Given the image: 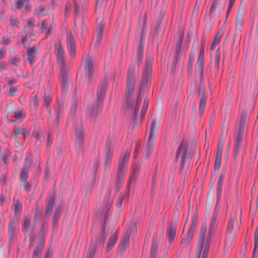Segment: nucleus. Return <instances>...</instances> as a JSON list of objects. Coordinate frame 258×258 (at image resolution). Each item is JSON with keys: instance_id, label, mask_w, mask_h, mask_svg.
Returning a JSON list of instances; mask_svg holds the SVG:
<instances>
[{"instance_id": "f257e3e1", "label": "nucleus", "mask_w": 258, "mask_h": 258, "mask_svg": "<svg viewBox=\"0 0 258 258\" xmlns=\"http://www.w3.org/2000/svg\"><path fill=\"white\" fill-rule=\"evenodd\" d=\"M108 87V81L105 78L99 84L96 95L97 100L96 103L89 105L87 108V116L92 120H95L102 111L103 102L106 94V89Z\"/></svg>"}, {"instance_id": "f03ea898", "label": "nucleus", "mask_w": 258, "mask_h": 258, "mask_svg": "<svg viewBox=\"0 0 258 258\" xmlns=\"http://www.w3.org/2000/svg\"><path fill=\"white\" fill-rule=\"evenodd\" d=\"M56 61L60 66L59 80L62 92L66 93L69 88L68 75L65 66L64 52L60 40L58 41L56 49Z\"/></svg>"}, {"instance_id": "7ed1b4c3", "label": "nucleus", "mask_w": 258, "mask_h": 258, "mask_svg": "<svg viewBox=\"0 0 258 258\" xmlns=\"http://www.w3.org/2000/svg\"><path fill=\"white\" fill-rule=\"evenodd\" d=\"M131 149H127L122 157L118 162V169L116 175L114 191L116 194L120 190L122 185L124 176L127 169V163L129 158Z\"/></svg>"}, {"instance_id": "20e7f679", "label": "nucleus", "mask_w": 258, "mask_h": 258, "mask_svg": "<svg viewBox=\"0 0 258 258\" xmlns=\"http://www.w3.org/2000/svg\"><path fill=\"white\" fill-rule=\"evenodd\" d=\"M136 82V76L135 75V67L134 63L130 65L127 71L126 79L127 94L126 95V107L132 110L133 108V101L131 99L133 94Z\"/></svg>"}, {"instance_id": "39448f33", "label": "nucleus", "mask_w": 258, "mask_h": 258, "mask_svg": "<svg viewBox=\"0 0 258 258\" xmlns=\"http://www.w3.org/2000/svg\"><path fill=\"white\" fill-rule=\"evenodd\" d=\"M153 60L151 57H148L146 59L145 69L142 76L140 89L138 92L137 98L136 106L140 107L141 101L142 89L147 87L149 82L151 81L152 74Z\"/></svg>"}, {"instance_id": "423d86ee", "label": "nucleus", "mask_w": 258, "mask_h": 258, "mask_svg": "<svg viewBox=\"0 0 258 258\" xmlns=\"http://www.w3.org/2000/svg\"><path fill=\"white\" fill-rule=\"evenodd\" d=\"M105 220H104L100 233L96 237L95 241L93 243L91 241L89 245L85 258H94L97 248L103 249L104 242L106 238L105 233Z\"/></svg>"}, {"instance_id": "0eeeda50", "label": "nucleus", "mask_w": 258, "mask_h": 258, "mask_svg": "<svg viewBox=\"0 0 258 258\" xmlns=\"http://www.w3.org/2000/svg\"><path fill=\"white\" fill-rule=\"evenodd\" d=\"M156 128V121L154 119L151 124L149 137L148 140L144 155L147 158L151 156L154 148V132Z\"/></svg>"}, {"instance_id": "6e6552de", "label": "nucleus", "mask_w": 258, "mask_h": 258, "mask_svg": "<svg viewBox=\"0 0 258 258\" xmlns=\"http://www.w3.org/2000/svg\"><path fill=\"white\" fill-rule=\"evenodd\" d=\"M188 144L182 141L180 145L179 146L175 158V162H177L178 160L179 157L181 155L180 161V167L179 169L181 171L183 169L185 157L187 156L188 152Z\"/></svg>"}, {"instance_id": "1a4fd4ad", "label": "nucleus", "mask_w": 258, "mask_h": 258, "mask_svg": "<svg viewBox=\"0 0 258 258\" xmlns=\"http://www.w3.org/2000/svg\"><path fill=\"white\" fill-rule=\"evenodd\" d=\"M85 75L90 84L93 81L94 72V60L89 55L85 60Z\"/></svg>"}, {"instance_id": "9d476101", "label": "nucleus", "mask_w": 258, "mask_h": 258, "mask_svg": "<svg viewBox=\"0 0 258 258\" xmlns=\"http://www.w3.org/2000/svg\"><path fill=\"white\" fill-rule=\"evenodd\" d=\"M198 212H195L192 216V222L186 236L182 238L180 245L189 244L194 236L195 228L197 225Z\"/></svg>"}, {"instance_id": "9b49d317", "label": "nucleus", "mask_w": 258, "mask_h": 258, "mask_svg": "<svg viewBox=\"0 0 258 258\" xmlns=\"http://www.w3.org/2000/svg\"><path fill=\"white\" fill-rule=\"evenodd\" d=\"M113 152V145L111 139L107 138L105 147L104 168L106 169L110 164Z\"/></svg>"}, {"instance_id": "f8f14e48", "label": "nucleus", "mask_w": 258, "mask_h": 258, "mask_svg": "<svg viewBox=\"0 0 258 258\" xmlns=\"http://www.w3.org/2000/svg\"><path fill=\"white\" fill-rule=\"evenodd\" d=\"M28 167L26 166H24L19 176L21 186H22L24 189L27 192H29L32 188L31 184L28 181Z\"/></svg>"}, {"instance_id": "ddd939ff", "label": "nucleus", "mask_w": 258, "mask_h": 258, "mask_svg": "<svg viewBox=\"0 0 258 258\" xmlns=\"http://www.w3.org/2000/svg\"><path fill=\"white\" fill-rule=\"evenodd\" d=\"M226 172V167H223L222 169V171L219 176L218 181H217V203L215 206L217 210L219 209V207L218 206V205L220 202L221 195H222V190L223 185L224 181V178L225 176Z\"/></svg>"}, {"instance_id": "4468645a", "label": "nucleus", "mask_w": 258, "mask_h": 258, "mask_svg": "<svg viewBox=\"0 0 258 258\" xmlns=\"http://www.w3.org/2000/svg\"><path fill=\"white\" fill-rule=\"evenodd\" d=\"M247 117L244 114H241L239 124L235 134V140L243 141L244 134L245 132V126Z\"/></svg>"}, {"instance_id": "2eb2a0df", "label": "nucleus", "mask_w": 258, "mask_h": 258, "mask_svg": "<svg viewBox=\"0 0 258 258\" xmlns=\"http://www.w3.org/2000/svg\"><path fill=\"white\" fill-rule=\"evenodd\" d=\"M199 96H201L199 103V113L200 117L202 116L205 108L207 96L205 95L204 83H201L198 87Z\"/></svg>"}, {"instance_id": "dca6fc26", "label": "nucleus", "mask_w": 258, "mask_h": 258, "mask_svg": "<svg viewBox=\"0 0 258 258\" xmlns=\"http://www.w3.org/2000/svg\"><path fill=\"white\" fill-rule=\"evenodd\" d=\"M18 231L19 229L17 221L14 220H10L8 225V235L10 242L14 243L15 242Z\"/></svg>"}, {"instance_id": "f3484780", "label": "nucleus", "mask_w": 258, "mask_h": 258, "mask_svg": "<svg viewBox=\"0 0 258 258\" xmlns=\"http://www.w3.org/2000/svg\"><path fill=\"white\" fill-rule=\"evenodd\" d=\"M75 137L76 138L75 144L76 147L80 150L83 145L84 131L81 123L79 124L75 129Z\"/></svg>"}, {"instance_id": "a211bd4d", "label": "nucleus", "mask_w": 258, "mask_h": 258, "mask_svg": "<svg viewBox=\"0 0 258 258\" xmlns=\"http://www.w3.org/2000/svg\"><path fill=\"white\" fill-rule=\"evenodd\" d=\"M67 43L71 57H75L76 53V46L73 36L72 34L67 35Z\"/></svg>"}, {"instance_id": "6ab92c4d", "label": "nucleus", "mask_w": 258, "mask_h": 258, "mask_svg": "<svg viewBox=\"0 0 258 258\" xmlns=\"http://www.w3.org/2000/svg\"><path fill=\"white\" fill-rule=\"evenodd\" d=\"M220 0H211V6L209 11L208 15L210 18L212 17V14L214 17L219 18L220 16V11L218 9V6L220 5Z\"/></svg>"}, {"instance_id": "aec40b11", "label": "nucleus", "mask_w": 258, "mask_h": 258, "mask_svg": "<svg viewBox=\"0 0 258 258\" xmlns=\"http://www.w3.org/2000/svg\"><path fill=\"white\" fill-rule=\"evenodd\" d=\"M177 223L174 221L171 222L170 226L167 229V235L168 236V241L170 244H172L174 240L177 230Z\"/></svg>"}, {"instance_id": "412c9836", "label": "nucleus", "mask_w": 258, "mask_h": 258, "mask_svg": "<svg viewBox=\"0 0 258 258\" xmlns=\"http://www.w3.org/2000/svg\"><path fill=\"white\" fill-rule=\"evenodd\" d=\"M207 232V225L206 224L204 223L201 226L200 229V232L199 234V237L198 239V243L197 244V248L203 249L205 241V237Z\"/></svg>"}, {"instance_id": "4be33fe9", "label": "nucleus", "mask_w": 258, "mask_h": 258, "mask_svg": "<svg viewBox=\"0 0 258 258\" xmlns=\"http://www.w3.org/2000/svg\"><path fill=\"white\" fill-rule=\"evenodd\" d=\"M223 145V144H221L220 143H219L216 158L214 163V170L215 171H218L220 169L221 165V157L222 154Z\"/></svg>"}, {"instance_id": "5701e85b", "label": "nucleus", "mask_w": 258, "mask_h": 258, "mask_svg": "<svg viewBox=\"0 0 258 258\" xmlns=\"http://www.w3.org/2000/svg\"><path fill=\"white\" fill-rule=\"evenodd\" d=\"M45 246V243L37 242L35 248L33 251L32 258H39L43 252Z\"/></svg>"}, {"instance_id": "b1692460", "label": "nucleus", "mask_w": 258, "mask_h": 258, "mask_svg": "<svg viewBox=\"0 0 258 258\" xmlns=\"http://www.w3.org/2000/svg\"><path fill=\"white\" fill-rule=\"evenodd\" d=\"M55 200V194L51 195L48 200V201L46 204L45 210V215L46 217L49 216L52 213L53 204Z\"/></svg>"}, {"instance_id": "393cba45", "label": "nucleus", "mask_w": 258, "mask_h": 258, "mask_svg": "<svg viewBox=\"0 0 258 258\" xmlns=\"http://www.w3.org/2000/svg\"><path fill=\"white\" fill-rule=\"evenodd\" d=\"M118 229L108 239L106 250L109 251L114 247L118 237Z\"/></svg>"}, {"instance_id": "a878e982", "label": "nucleus", "mask_w": 258, "mask_h": 258, "mask_svg": "<svg viewBox=\"0 0 258 258\" xmlns=\"http://www.w3.org/2000/svg\"><path fill=\"white\" fill-rule=\"evenodd\" d=\"M35 20L31 18L29 20L27 25L24 28L25 34L28 35L29 37L33 34V27L34 26Z\"/></svg>"}, {"instance_id": "bb28decb", "label": "nucleus", "mask_w": 258, "mask_h": 258, "mask_svg": "<svg viewBox=\"0 0 258 258\" xmlns=\"http://www.w3.org/2000/svg\"><path fill=\"white\" fill-rule=\"evenodd\" d=\"M130 234L128 233H126L124 235V237L120 242L117 251L121 252L125 250V248L127 244L128 243Z\"/></svg>"}, {"instance_id": "cd10ccee", "label": "nucleus", "mask_w": 258, "mask_h": 258, "mask_svg": "<svg viewBox=\"0 0 258 258\" xmlns=\"http://www.w3.org/2000/svg\"><path fill=\"white\" fill-rule=\"evenodd\" d=\"M62 209V205L61 204H60L57 207L55 211L53 217L52 219V228H54L56 225L58 220H59L60 214H61V211Z\"/></svg>"}, {"instance_id": "c85d7f7f", "label": "nucleus", "mask_w": 258, "mask_h": 258, "mask_svg": "<svg viewBox=\"0 0 258 258\" xmlns=\"http://www.w3.org/2000/svg\"><path fill=\"white\" fill-rule=\"evenodd\" d=\"M242 142L241 141L235 140L233 150V158L235 160L240 155V152L242 147Z\"/></svg>"}, {"instance_id": "c756f323", "label": "nucleus", "mask_w": 258, "mask_h": 258, "mask_svg": "<svg viewBox=\"0 0 258 258\" xmlns=\"http://www.w3.org/2000/svg\"><path fill=\"white\" fill-rule=\"evenodd\" d=\"M147 20H148V13H145L143 18V24L141 35L140 41H145L146 38L147 25Z\"/></svg>"}, {"instance_id": "7c9ffc66", "label": "nucleus", "mask_w": 258, "mask_h": 258, "mask_svg": "<svg viewBox=\"0 0 258 258\" xmlns=\"http://www.w3.org/2000/svg\"><path fill=\"white\" fill-rule=\"evenodd\" d=\"M197 64L200 66V72H201V74H202L203 72H204V51L203 50V47H202L200 49Z\"/></svg>"}, {"instance_id": "2f4dec72", "label": "nucleus", "mask_w": 258, "mask_h": 258, "mask_svg": "<svg viewBox=\"0 0 258 258\" xmlns=\"http://www.w3.org/2000/svg\"><path fill=\"white\" fill-rule=\"evenodd\" d=\"M244 15L242 14H237L235 27L236 29L238 30L239 32H241L242 30V27L244 24Z\"/></svg>"}, {"instance_id": "473e14b6", "label": "nucleus", "mask_w": 258, "mask_h": 258, "mask_svg": "<svg viewBox=\"0 0 258 258\" xmlns=\"http://www.w3.org/2000/svg\"><path fill=\"white\" fill-rule=\"evenodd\" d=\"M36 53V51L35 46L28 49L27 50L28 59L31 64L35 60Z\"/></svg>"}, {"instance_id": "72a5a7b5", "label": "nucleus", "mask_w": 258, "mask_h": 258, "mask_svg": "<svg viewBox=\"0 0 258 258\" xmlns=\"http://www.w3.org/2000/svg\"><path fill=\"white\" fill-rule=\"evenodd\" d=\"M158 252V245L155 238L153 239L152 244L151 248L150 256H157Z\"/></svg>"}, {"instance_id": "f704fd0d", "label": "nucleus", "mask_w": 258, "mask_h": 258, "mask_svg": "<svg viewBox=\"0 0 258 258\" xmlns=\"http://www.w3.org/2000/svg\"><path fill=\"white\" fill-rule=\"evenodd\" d=\"M221 37L222 34L220 32L217 33L215 35L210 46L211 50H214L216 46L219 44Z\"/></svg>"}, {"instance_id": "c9c22d12", "label": "nucleus", "mask_w": 258, "mask_h": 258, "mask_svg": "<svg viewBox=\"0 0 258 258\" xmlns=\"http://www.w3.org/2000/svg\"><path fill=\"white\" fill-rule=\"evenodd\" d=\"M31 226V219L28 216H26L24 218V223L22 226V231L26 233L28 232Z\"/></svg>"}, {"instance_id": "e433bc0d", "label": "nucleus", "mask_w": 258, "mask_h": 258, "mask_svg": "<svg viewBox=\"0 0 258 258\" xmlns=\"http://www.w3.org/2000/svg\"><path fill=\"white\" fill-rule=\"evenodd\" d=\"M42 211L39 210L38 206L36 205L35 209L34 217L33 219L34 224L37 223L41 218Z\"/></svg>"}, {"instance_id": "4c0bfd02", "label": "nucleus", "mask_w": 258, "mask_h": 258, "mask_svg": "<svg viewBox=\"0 0 258 258\" xmlns=\"http://www.w3.org/2000/svg\"><path fill=\"white\" fill-rule=\"evenodd\" d=\"M195 59V53L191 52L189 54L188 63L187 66V70L188 74H190L192 70V64Z\"/></svg>"}, {"instance_id": "58836bf2", "label": "nucleus", "mask_w": 258, "mask_h": 258, "mask_svg": "<svg viewBox=\"0 0 258 258\" xmlns=\"http://www.w3.org/2000/svg\"><path fill=\"white\" fill-rule=\"evenodd\" d=\"M254 245L251 258H255V253L258 246V225L256 227L254 234Z\"/></svg>"}, {"instance_id": "ea45409f", "label": "nucleus", "mask_w": 258, "mask_h": 258, "mask_svg": "<svg viewBox=\"0 0 258 258\" xmlns=\"http://www.w3.org/2000/svg\"><path fill=\"white\" fill-rule=\"evenodd\" d=\"M247 5L245 0H241L237 14L245 15V11Z\"/></svg>"}, {"instance_id": "a19ab883", "label": "nucleus", "mask_w": 258, "mask_h": 258, "mask_svg": "<svg viewBox=\"0 0 258 258\" xmlns=\"http://www.w3.org/2000/svg\"><path fill=\"white\" fill-rule=\"evenodd\" d=\"M183 41V36H180L178 40L177 41L176 44V52L175 55L176 56H180V51L181 49L182 44Z\"/></svg>"}, {"instance_id": "79ce46f5", "label": "nucleus", "mask_w": 258, "mask_h": 258, "mask_svg": "<svg viewBox=\"0 0 258 258\" xmlns=\"http://www.w3.org/2000/svg\"><path fill=\"white\" fill-rule=\"evenodd\" d=\"M22 211V206L21 203L19 201H17L14 204V214L15 216H17Z\"/></svg>"}, {"instance_id": "37998d69", "label": "nucleus", "mask_w": 258, "mask_h": 258, "mask_svg": "<svg viewBox=\"0 0 258 258\" xmlns=\"http://www.w3.org/2000/svg\"><path fill=\"white\" fill-rule=\"evenodd\" d=\"M163 17H164V15L162 13H160L158 18L156 19V25H155V33L158 32L159 29H160L161 24L162 21V19L163 18Z\"/></svg>"}, {"instance_id": "c03bdc74", "label": "nucleus", "mask_w": 258, "mask_h": 258, "mask_svg": "<svg viewBox=\"0 0 258 258\" xmlns=\"http://www.w3.org/2000/svg\"><path fill=\"white\" fill-rule=\"evenodd\" d=\"M21 59L18 55L11 56L10 62L13 65L18 67L20 62Z\"/></svg>"}, {"instance_id": "a18cd8bd", "label": "nucleus", "mask_w": 258, "mask_h": 258, "mask_svg": "<svg viewBox=\"0 0 258 258\" xmlns=\"http://www.w3.org/2000/svg\"><path fill=\"white\" fill-rule=\"evenodd\" d=\"M13 112L15 116V119L17 120L23 119L25 117V113L24 112L23 110H16L14 111Z\"/></svg>"}, {"instance_id": "49530a36", "label": "nucleus", "mask_w": 258, "mask_h": 258, "mask_svg": "<svg viewBox=\"0 0 258 258\" xmlns=\"http://www.w3.org/2000/svg\"><path fill=\"white\" fill-rule=\"evenodd\" d=\"M31 0H17L16 3V8L17 9H22L27 3H29Z\"/></svg>"}, {"instance_id": "de8ad7c7", "label": "nucleus", "mask_w": 258, "mask_h": 258, "mask_svg": "<svg viewBox=\"0 0 258 258\" xmlns=\"http://www.w3.org/2000/svg\"><path fill=\"white\" fill-rule=\"evenodd\" d=\"M75 4V22L76 20L77 17H78L80 16L81 13L82 8L80 5L78 4L75 1L74 2Z\"/></svg>"}, {"instance_id": "09e8293b", "label": "nucleus", "mask_w": 258, "mask_h": 258, "mask_svg": "<svg viewBox=\"0 0 258 258\" xmlns=\"http://www.w3.org/2000/svg\"><path fill=\"white\" fill-rule=\"evenodd\" d=\"M105 26V23L103 21H101L100 23L99 26L97 27L96 29V35L100 34V35H102V32L104 29Z\"/></svg>"}, {"instance_id": "8fccbe9b", "label": "nucleus", "mask_w": 258, "mask_h": 258, "mask_svg": "<svg viewBox=\"0 0 258 258\" xmlns=\"http://www.w3.org/2000/svg\"><path fill=\"white\" fill-rule=\"evenodd\" d=\"M217 226V219L211 218L210 227L208 231L214 232Z\"/></svg>"}, {"instance_id": "3c124183", "label": "nucleus", "mask_w": 258, "mask_h": 258, "mask_svg": "<svg viewBox=\"0 0 258 258\" xmlns=\"http://www.w3.org/2000/svg\"><path fill=\"white\" fill-rule=\"evenodd\" d=\"M45 230L42 229H40L38 233L39 235V239L38 242H43V243H45Z\"/></svg>"}, {"instance_id": "603ef678", "label": "nucleus", "mask_w": 258, "mask_h": 258, "mask_svg": "<svg viewBox=\"0 0 258 258\" xmlns=\"http://www.w3.org/2000/svg\"><path fill=\"white\" fill-rule=\"evenodd\" d=\"M112 200L108 199V200L107 202L106 205V211L105 215H104V220H106V219L107 218V215L109 212L110 208L112 205Z\"/></svg>"}, {"instance_id": "864d4df0", "label": "nucleus", "mask_w": 258, "mask_h": 258, "mask_svg": "<svg viewBox=\"0 0 258 258\" xmlns=\"http://www.w3.org/2000/svg\"><path fill=\"white\" fill-rule=\"evenodd\" d=\"M124 199V196H120L117 201L116 202V207L117 208L119 209V210H121V208L122 206L123 201Z\"/></svg>"}, {"instance_id": "5fc2aeb1", "label": "nucleus", "mask_w": 258, "mask_h": 258, "mask_svg": "<svg viewBox=\"0 0 258 258\" xmlns=\"http://www.w3.org/2000/svg\"><path fill=\"white\" fill-rule=\"evenodd\" d=\"M220 53L219 49H218L216 50L215 57V65L218 68L219 64L220 61Z\"/></svg>"}, {"instance_id": "6e6d98bb", "label": "nucleus", "mask_w": 258, "mask_h": 258, "mask_svg": "<svg viewBox=\"0 0 258 258\" xmlns=\"http://www.w3.org/2000/svg\"><path fill=\"white\" fill-rule=\"evenodd\" d=\"M72 10V5L70 3H67L65 7L64 16L67 17Z\"/></svg>"}, {"instance_id": "4d7b16f0", "label": "nucleus", "mask_w": 258, "mask_h": 258, "mask_svg": "<svg viewBox=\"0 0 258 258\" xmlns=\"http://www.w3.org/2000/svg\"><path fill=\"white\" fill-rule=\"evenodd\" d=\"M63 112V108L60 104H58L56 109V115L57 116H61Z\"/></svg>"}, {"instance_id": "13d9d810", "label": "nucleus", "mask_w": 258, "mask_h": 258, "mask_svg": "<svg viewBox=\"0 0 258 258\" xmlns=\"http://www.w3.org/2000/svg\"><path fill=\"white\" fill-rule=\"evenodd\" d=\"M214 233V232L208 231V235L206 238L205 244L211 245L212 237Z\"/></svg>"}, {"instance_id": "bf43d9fd", "label": "nucleus", "mask_w": 258, "mask_h": 258, "mask_svg": "<svg viewBox=\"0 0 258 258\" xmlns=\"http://www.w3.org/2000/svg\"><path fill=\"white\" fill-rule=\"evenodd\" d=\"M14 133H16L18 135H19V134H22L23 136H25V135H26L25 128H23V127L22 128L18 127L17 128H14Z\"/></svg>"}, {"instance_id": "052dcab7", "label": "nucleus", "mask_w": 258, "mask_h": 258, "mask_svg": "<svg viewBox=\"0 0 258 258\" xmlns=\"http://www.w3.org/2000/svg\"><path fill=\"white\" fill-rule=\"evenodd\" d=\"M18 88L17 86H11L10 88V95L11 96H15L16 92L18 91Z\"/></svg>"}, {"instance_id": "680f3d73", "label": "nucleus", "mask_w": 258, "mask_h": 258, "mask_svg": "<svg viewBox=\"0 0 258 258\" xmlns=\"http://www.w3.org/2000/svg\"><path fill=\"white\" fill-rule=\"evenodd\" d=\"M179 57H180V56H176V55H175V56L174 57L173 60L172 61V63H171V67H172V69L173 71L176 68L177 62L178 59L179 58Z\"/></svg>"}, {"instance_id": "e2e57ef3", "label": "nucleus", "mask_w": 258, "mask_h": 258, "mask_svg": "<svg viewBox=\"0 0 258 258\" xmlns=\"http://www.w3.org/2000/svg\"><path fill=\"white\" fill-rule=\"evenodd\" d=\"M102 35H100V34L96 35V40L95 43V47L98 48L99 47V44L101 42L102 39Z\"/></svg>"}, {"instance_id": "0e129e2a", "label": "nucleus", "mask_w": 258, "mask_h": 258, "mask_svg": "<svg viewBox=\"0 0 258 258\" xmlns=\"http://www.w3.org/2000/svg\"><path fill=\"white\" fill-rule=\"evenodd\" d=\"M144 44L145 41H140V44L138 46V53H141V54H143L144 49Z\"/></svg>"}, {"instance_id": "69168bd1", "label": "nucleus", "mask_w": 258, "mask_h": 258, "mask_svg": "<svg viewBox=\"0 0 258 258\" xmlns=\"http://www.w3.org/2000/svg\"><path fill=\"white\" fill-rule=\"evenodd\" d=\"M39 11L37 13V15L39 17L43 16L45 15V8L43 7H39L38 8Z\"/></svg>"}, {"instance_id": "338daca9", "label": "nucleus", "mask_w": 258, "mask_h": 258, "mask_svg": "<svg viewBox=\"0 0 258 258\" xmlns=\"http://www.w3.org/2000/svg\"><path fill=\"white\" fill-rule=\"evenodd\" d=\"M53 251L51 248L48 249L47 251L45 253L44 258H52Z\"/></svg>"}, {"instance_id": "774afa93", "label": "nucleus", "mask_w": 258, "mask_h": 258, "mask_svg": "<svg viewBox=\"0 0 258 258\" xmlns=\"http://www.w3.org/2000/svg\"><path fill=\"white\" fill-rule=\"evenodd\" d=\"M139 174V171L135 167H134L132 169V175L131 177H134V178H137Z\"/></svg>"}]
</instances>
